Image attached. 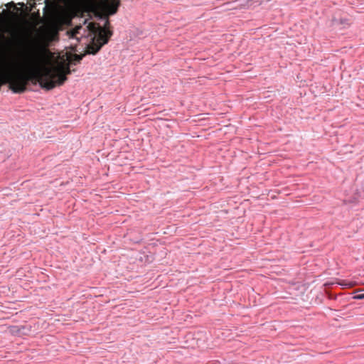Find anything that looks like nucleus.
<instances>
[{
  "instance_id": "7ed1b4c3",
  "label": "nucleus",
  "mask_w": 364,
  "mask_h": 364,
  "mask_svg": "<svg viewBox=\"0 0 364 364\" xmlns=\"http://www.w3.org/2000/svg\"><path fill=\"white\" fill-rule=\"evenodd\" d=\"M89 4L100 18H109L117 13L120 0H89Z\"/></svg>"
},
{
  "instance_id": "f257e3e1",
  "label": "nucleus",
  "mask_w": 364,
  "mask_h": 364,
  "mask_svg": "<svg viewBox=\"0 0 364 364\" xmlns=\"http://www.w3.org/2000/svg\"><path fill=\"white\" fill-rule=\"evenodd\" d=\"M26 6L23 3L10 1L0 6V23H28L25 21L28 16ZM89 0L84 2L68 1L63 5L50 3L44 7V13L50 20L48 23H71L75 17L95 18L97 20L109 23V18H100L94 10L90 8Z\"/></svg>"
},
{
  "instance_id": "f03ea898",
  "label": "nucleus",
  "mask_w": 364,
  "mask_h": 364,
  "mask_svg": "<svg viewBox=\"0 0 364 364\" xmlns=\"http://www.w3.org/2000/svg\"><path fill=\"white\" fill-rule=\"evenodd\" d=\"M113 35L111 24H77L75 27L68 29L66 36L70 40H75L77 43L85 46L83 54H71L66 53L64 55L68 60L72 59V64L79 63L87 54L95 55L101 48L108 43Z\"/></svg>"
},
{
  "instance_id": "423d86ee",
  "label": "nucleus",
  "mask_w": 364,
  "mask_h": 364,
  "mask_svg": "<svg viewBox=\"0 0 364 364\" xmlns=\"http://www.w3.org/2000/svg\"><path fill=\"white\" fill-rule=\"evenodd\" d=\"M72 49H73V50H74V51H77V50H76L75 48H73Z\"/></svg>"
},
{
  "instance_id": "20e7f679",
  "label": "nucleus",
  "mask_w": 364,
  "mask_h": 364,
  "mask_svg": "<svg viewBox=\"0 0 364 364\" xmlns=\"http://www.w3.org/2000/svg\"><path fill=\"white\" fill-rule=\"evenodd\" d=\"M355 299H364V293L359 294L353 296Z\"/></svg>"
},
{
  "instance_id": "39448f33",
  "label": "nucleus",
  "mask_w": 364,
  "mask_h": 364,
  "mask_svg": "<svg viewBox=\"0 0 364 364\" xmlns=\"http://www.w3.org/2000/svg\"><path fill=\"white\" fill-rule=\"evenodd\" d=\"M88 20H89L88 18H85V19L84 20L83 23H89V22H88Z\"/></svg>"
},
{
  "instance_id": "0eeeda50",
  "label": "nucleus",
  "mask_w": 364,
  "mask_h": 364,
  "mask_svg": "<svg viewBox=\"0 0 364 364\" xmlns=\"http://www.w3.org/2000/svg\"><path fill=\"white\" fill-rule=\"evenodd\" d=\"M32 1H33V0H30V1H29V2H31Z\"/></svg>"
}]
</instances>
